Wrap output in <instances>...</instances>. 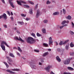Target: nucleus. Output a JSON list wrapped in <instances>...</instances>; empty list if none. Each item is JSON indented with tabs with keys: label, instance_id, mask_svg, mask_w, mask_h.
<instances>
[{
	"label": "nucleus",
	"instance_id": "obj_1",
	"mask_svg": "<svg viewBox=\"0 0 74 74\" xmlns=\"http://www.w3.org/2000/svg\"><path fill=\"white\" fill-rule=\"evenodd\" d=\"M27 42L30 44H33L36 42L35 39L32 37H29L27 39Z\"/></svg>",
	"mask_w": 74,
	"mask_h": 74
},
{
	"label": "nucleus",
	"instance_id": "obj_2",
	"mask_svg": "<svg viewBox=\"0 0 74 74\" xmlns=\"http://www.w3.org/2000/svg\"><path fill=\"white\" fill-rule=\"evenodd\" d=\"M72 59V58H70L69 59H67V60H65L63 61V63L64 64H69L70 63V60H71Z\"/></svg>",
	"mask_w": 74,
	"mask_h": 74
},
{
	"label": "nucleus",
	"instance_id": "obj_3",
	"mask_svg": "<svg viewBox=\"0 0 74 74\" xmlns=\"http://www.w3.org/2000/svg\"><path fill=\"white\" fill-rule=\"evenodd\" d=\"M16 2L17 3V4H19V5H22V4H21V3H23V4H26V2H25L24 1H23L21 0H20L19 1H17Z\"/></svg>",
	"mask_w": 74,
	"mask_h": 74
},
{
	"label": "nucleus",
	"instance_id": "obj_4",
	"mask_svg": "<svg viewBox=\"0 0 74 74\" xmlns=\"http://www.w3.org/2000/svg\"><path fill=\"white\" fill-rule=\"evenodd\" d=\"M15 40H19V41H21V42H24V40H22V38H21L20 36H19V39L18 37H17V36H16L15 38Z\"/></svg>",
	"mask_w": 74,
	"mask_h": 74
},
{
	"label": "nucleus",
	"instance_id": "obj_5",
	"mask_svg": "<svg viewBox=\"0 0 74 74\" xmlns=\"http://www.w3.org/2000/svg\"><path fill=\"white\" fill-rule=\"evenodd\" d=\"M52 67L50 65H49L47 67H46L45 68V69L46 70V71L48 72H49V70H50V68H51Z\"/></svg>",
	"mask_w": 74,
	"mask_h": 74
},
{
	"label": "nucleus",
	"instance_id": "obj_6",
	"mask_svg": "<svg viewBox=\"0 0 74 74\" xmlns=\"http://www.w3.org/2000/svg\"><path fill=\"white\" fill-rule=\"evenodd\" d=\"M29 64L32 69H34L36 68V66L34 65V63L32 62H30Z\"/></svg>",
	"mask_w": 74,
	"mask_h": 74
},
{
	"label": "nucleus",
	"instance_id": "obj_7",
	"mask_svg": "<svg viewBox=\"0 0 74 74\" xmlns=\"http://www.w3.org/2000/svg\"><path fill=\"white\" fill-rule=\"evenodd\" d=\"M3 44H5L6 47H9L10 46H8V45L7 44V43H6V42H5L4 41H3L1 42V45H4Z\"/></svg>",
	"mask_w": 74,
	"mask_h": 74
},
{
	"label": "nucleus",
	"instance_id": "obj_8",
	"mask_svg": "<svg viewBox=\"0 0 74 74\" xmlns=\"http://www.w3.org/2000/svg\"><path fill=\"white\" fill-rule=\"evenodd\" d=\"M40 10H38L37 12H36V18H38L39 16H40Z\"/></svg>",
	"mask_w": 74,
	"mask_h": 74
},
{
	"label": "nucleus",
	"instance_id": "obj_9",
	"mask_svg": "<svg viewBox=\"0 0 74 74\" xmlns=\"http://www.w3.org/2000/svg\"><path fill=\"white\" fill-rule=\"evenodd\" d=\"M2 16V18H4L5 20L7 19V15L5 14L4 13Z\"/></svg>",
	"mask_w": 74,
	"mask_h": 74
},
{
	"label": "nucleus",
	"instance_id": "obj_10",
	"mask_svg": "<svg viewBox=\"0 0 74 74\" xmlns=\"http://www.w3.org/2000/svg\"><path fill=\"white\" fill-rule=\"evenodd\" d=\"M9 4H10L12 8H15V6L14 5L13 3L11 2V1L9 0Z\"/></svg>",
	"mask_w": 74,
	"mask_h": 74
},
{
	"label": "nucleus",
	"instance_id": "obj_11",
	"mask_svg": "<svg viewBox=\"0 0 74 74\" xmlns=\"http://www.w3.org/2000/svg\"><path fill=\"white\" fill-rule=\"evenodd\" d=\"M52 43H53V41H52V40H49V44L50 47H52Z\"/></svg>",
	"mask_w": 74,
	"mask_h": 74
},
{
	"label": "nucleus",
	"instance_id": "obj_12",
	"mask_svg": "<svg viewBox=\"0 0 74 74\" xmlns=\"http://www.w3.org/2000/svg\"><path fill=\"white\" fill-rule=\"evenodd\" d=\"M31 36H33L34 38H36V35L35 34H34V33H31Z\"/></svg>",
	"mask_w": 74,
	"mask_h": 74
},
{
	"label": "nucleus",
	"instance_id": "obj_13",
	"mask_svg": "<svg viewBox=\"0 0 74 74\" xmlns=\"http://www.w3.org/2000/svg\"><path fill=\"white\" fill-rule=\"evenodd\" d=\"M56 59L58 62H60V61H61V60L60 59V58H59V57L58 56H57L56 57Z\"/></svg>",
	"mask_w": 74,
	"mask_h": 74
},
{
	"label": "nucleus",
	"instance_id": "obj_14",
	"mask_svg": "<svg viewBox=\"0 0 74 74\" xmlns=\"http://www.w3.org/2000/svg\"><path fill=\"white\" fill-rule=\"evenodd\" d=\"M1 47L2 48V49L3 50V51H5V46L4 45H1Z\"/></svg>",
	"mask_w": 74,
	"mask_h": 74
},
{
	"label": "nucleus",
	"instance_id": "obj_15",
	"mask_svg": "<svg viewBox=\"0 0 74 74\" xmlns=\"http://www.w3.org/2000/svg\"><path fill=\"white\" fill-rule=\"evenodd\" d=\"M70 46L71 48H73L74 47V44H73V42H71L70 44Z\"/></svg>",
	"mask_w": 74,
	"mask_h": 74
},
{
	"label": "nucleus",
	"instance_id": "obj_16",
	"mask_svg": "<svg viewBox=\"0 0 74 74\" xmlns=\"http://www.w3.org/2000/svg\"><path fill=\"white\" fill-rule=\"evenodd\" d=\"M69 45L68 44L66 45L65 48L66 50H68V49H69Z\"/></svg>",
	"mask_w": 74,
	"mask_h": 74
},
{
	"label": "nucleus",
	"instance_id": "obj_17",
	"mask_svg": "<svg viewBox=\"0 0 74 74\" xmlns=\"http://www.w3.org/2000/svg\"><path fill=\"white\" fill-rule=\"evenodd\" d=\"M10 56H11V57H12V58H15V56L13 54V53H10L9 55Z\"/></svg>",
	"mask_w": 74,
	"mask_h": 74
},
{
	"label": "nucleus",
	"instance_id": "obj_18",
	"mask_svg": "<svg viewBox=\"0 0 74 74\" xmlns=\"http://www.w3.org/2000/svg\"><path fill=\"white\" fill-rule=\"evenodd\" d=\"M66 18L67 19H69V20H70V19H71V17L69 15L68 16L66 17Z\"/></svg>",
	"mask_w": 74,
	"mask_h": 74
},
{
	"label": "nucleus",
	"instance_id": "obj_19",
	"mask_svg": "<svg viewBox=\"0 0 74 74\" xmlns=\"http://www.w3.org/2000/svg\"><path fill=\"white\" fill-rule=\"evenodd\" d=\"M3 63H4V64H5V66H6V67H7V68H8V67H9V66H8V64H7V63H6L5 62H4Z\"/></svg>",
	"mask_w": 74,
	"mask_h": 74
},
{
	"label": "nucleus",
	"instance_id": "obj_20",
	"mask_svg": "<svg viewBox=\"0 0 74 74\" xmlns=\"http://www.w3.org/2000/svg\"><path fill=\"white\" fill-rule=\"evenodd\" d=\"M67 69L68 70H71L72 71L73 70V68H72L71 67H67Z\"/></svg>",
	"mask_w": 74,
	"mask_h": 74
},
{
	"label": "nucleus",
	"instance_id": "obj_21",
	"mask_svg": "<svg viewBox=\"0 0 74 74\" xmlns=\"http://www.w3.org/2000/svg\"><path fill=\"white\" fill-rule=\"evenodd\" d=\"M42 32L43 33H46V30L45 29H42Z\"/></svg>",
	"mask_w": 74,
	"mask_h": 74
},
{
	"label": "nucleus",
	"instance_id": "obj_22",
	"mask_svg": "<svg viewBox=\"0 0 74 74\" xmlns=\"http://www.w3.org/2000/svg\"><path fill=\"white\" fill-rule=\"evenodd\" d=\"M59 14V13L57 12H55L53 13V15H58Z\"/></svg>",
	"mask_w": 74,
	"mask_h": 74
},
{
	"label": "nucleus",
	"instance_id": "obj_23",
	"mask_svg": "<svg viewBox=\"0 0 74 74\" xmlns=\"http://www.w3.org/2000/svg\"><path fill=\"white\" fill-rule=\"evenodd\" d=\"M6 71L7 72H9V73H12V74H14L15 73L12 72V71H11L10 70H6Z\"/></svg>",
	"mask_w": 74,
	"mask_h": 74
},
{
	"label": "nucleus",
	"instance_id": "obj_24",
	"mask_svg": "<svg viewBox=\"0 0 74 74\" xmlns=\"http://www.w3.org/2000/svg\"><path fill=\"white\" fill-rule=\"evenodd\" d=\"M43 45L44 46V47H48V44L47 43H44L43 44Z\"/></svg>",
	"mask_w": 74,
	"mask_h": 74
},
{
	"label": "nucleus",
	"instance_id": "obj_25",
	"mask_svg": "<svg viewBox=\"0 0 74 74\" xmlns=\"http://www.w3.org/2000/svg\"><path fill=\"white\" fill-rule=\"evenodd\" d=\"M11 70H12V71H19V69H11Z\"/></svg>",
	"mask_w": 74,
	"mask_h": 74
},
{
	"label": "nucleus",
	"instance_id": "obj_26",
	"mask_svg": "<svg viewBox=\"0 0 74 74\" xmlns=\"http://www.w3.org/2000/svg\"><path fill=\"white\" fill-rule=\"evenodd\" d=\"M69 40H67L64 41V42H63V44H66L68 42H69Z\"/></svg>",
	"mask_w": 74,
	"mask_h": 74
},
{
	"label": "nucleus",
	"instance_id": "obj_27",
	"mask_svg": "<svg viewBox=\"0 0 74 74\" xmlns=\"http://www.w3.org/2000/svg\"><path fill=\"white\" fill-rule=\"evenodd\" d=\"M17 23H20V24L21 25H23V23L22 21H21V22L18 21V22Z\"/></svg>",
	"mask_w": 74,
	"mask_h": 74
},
{
	"label": "nucleus",
	"instance_id": "obj_28",
	"mask_svg": "<svg viewBox=\"0 0 74 74\" xmlns=\"http://www.w3.org/2000/svg\"><path fill=\"white\" fill-rule=\"evenodd\" d=\"M18 50L19 52H22V50H21V48L19 47H18Z\"/></svg>",
	"mask_w": 74,
	"mask_h": 74
},
{
	"label": "nucleus",
	"instance_id": "obj_29",
	"mask_svg": "<svg viewBox=\"0 0 74 74\" xmlns=\"http://www.w3.org/2000/svg\"><path fill=\"white\" fill-rule=\"evenodd\" d=\"M36 35L38 37H41V34H40L38 33H37Z\"/></svg>",
	"mask_w": 74,
	"mask_h": 74
},
{
	"label": "nucleus",
	"instance_id": "obj_30",
	"mask_svg": "<svg viewBox=\"0 0 74 74\" xmlns=\"http://www.w3.org/2000/svg\"><path fill=\"white\" fill-rule=\"evenodd\" d=\"M69 33L71 34V35H73L74 34V32H73L71 31H70Z\"/></svg>",
	"mask_w": 74,
	"mask_h": 74
},
{
	"label": "nucleus",
	"instance_id": "obj_31",
	"mask_svg": "<svg viewBox=\"0 0 74 74\" xmlns=\"http://www.w3.org/2000/svg\"><path fill=\"white\" fill-rule=\"evenodd\" d=\"M29 12L30 14H33V11H32V9H30L29 10Z\"/></svg>",
	"mask_w": 74,
	"mask_h": 74
},
{
	"label": "nucleus",
	"instance_id": "obj_32",
	"mask_svg": "<svg viewBox=\"0 0 74 74\" xmlns=\"http://www.w3.org/2000/svg\"><path fill=\"white\" fill-rule=\"evenodd\" d=\"M48 21L47 20H45L43 21V22L44 23H48Z\"/></svg>",
	"mask_w": 74,
	"mask_h": 74
},
{
	"label": "nucleus",
	"instance_id": "obj_33",
	"mask_svg": "<svg viewBox=\"0 0 74 74\" xmlns=\"http://www.w3.org/2000/svg\"><path fill=\"white\" fill-rule=\"evenodd\" d=\"M28 2H29V3H30L31 4H32V5H33V4H34V3L32 2V1H28Z\"/></svg>",
	"mask_w": 74,
	"mask_h": 74
},
{
	"label": "nucleus",
	"instance_id": "obj_34",
	"mask_svg": "<svg viewBox=\"0 0 74 74\" xmlns=\"http://www.w3.org/2000/svg\"><path fill=\"white\" fill-rule=\"evenodd\" d=\"M48 54V53L46 52L44 53V54L43 55V56H45L46 55H47Z\"/></svg>",
	"mask_w": 74,
	"mask_h": 74
},
{
	"label": "nucleus",
	"instance_id": "obj_35",
	"mask_svg": "<svg viewBox=\"0 0 74 74\" xmlns=\"http://www.w3.org/2000/svg\"><path fill=\"white\" fill-rule=\"evenodd\" d=\"M24 8H29L30 7L28 5H24Z\"/></svg>",
	"mask_w": 74,
	"mask_h": 74
},
{
	"label": "nucleus",
	"instance_id": "obj_36",
	"mask_svg": "<svg viewBox=\"0 0 74 74\" xmlns=\"http://www.w3.org/2000/svg\"><path fill=\"white\" fill-rule=\"evenodd\" d=\"M46 4H51V2L49 1H47L46 2Z\"/></svg>",
	"mask_w": 74,
	"mask_h": 74
},
{
	"label": "nucleus",
	"instance_id": "obj_37",
	"mask_svg": "<svg viewBox=\"0 0 74 74\" xmlns=\"http://www.w3.org/2000/svg\"><path fill=\"white\" fill-rule=\"evenodd\" d=\"M63 43L62 41H61L59 44L60 45H63Z\"/></svg>",
	"mask_w": 74,
	"mask_h": 74
},
{
	"label": "nucleus",
	"instance_id": "obj_38",
	"mask_svg": "<svg viewBox=\"0 0 74 74\" xmlns=\"http://www.w3.org/2000/svg\"><path fill=\"white\" fill-rule=\"evenodd\" d=\"M66 21H63L62 22V25H64V24H65V23H66Z\"/></svg>",
	"mask_w": 74,
	"mask_h": 74
},
{
	"label": "nucleus",
	"instance_id": "obj_39",
	"mask_svg": "<svg viewBox=\"0 0 74 74\" xmlns=\"http://www.w3.org/2000/svg\"><path fill=\"white\" fill-rule=\"evenodd\" d=\"M72 23V28H74V23H73V22H71Z\"/></svg>",
	"mask_w": 74,
	"mask_h": 74
},
{
	"label": "nucleus",
	"instance_id": "obj_40",
	"mask_svg": "<svg viewBox=\"0 0 74 74\" xmlns=\"http://www.w3.org/2000/svg\"><path fill=\"white\" fill-rule=\"evenodd\" d=\"M21 16H23V17H25V16H26V15L24 14H21Z\"/></svg>",
	"mask_w": 74,
	"mask_h": 74
},
{
	"label": "nucleus",
	"instance_id": "obj_41",
	"mask_svg": "<svg viewBox=\"0 0 74 74\" xmlns=\"http://www.w3.org/2000/svg\"><path fill=\"white\" fill-rule=\"evenodd\" d=\"M70 55H71L72 56H73V55H74V52H71L70 53Z\"/></svg>",
	"mask_w": 74,
	"mask_h": 74
},
{
	"label": "nucleus",
	"instance_id": "obj_42",
	"mask_svg": "<svg viewBox=\"0 0 74 74\" xmlns=\"http://www.w3.org/2000/svg\"><path fill=\"white\" fill-rule=\"evenodd\" d=\"M63 11L64 14H66V10H64V9H63Z\"/></svg>",
	"mask_w": 74,
	"mask_h": 74
},
{
	"label": "nucleus",
	"instance_id": "obj_43",
	"mask_svg": "<svg viewBox=\"0 0 74 74\" xmlns=\"http://www.w3.org/2000/svg\"><path fill=\"white\" fill-rule=\"evenodd\" d=\"M7 12L9 15V16H10V15H11V14H10V12L9 11H7Z\"/></svg>",
	"mask_w": 74,
	"mask_h": 74
},
{
	"label": "nucleus",
	"instance_id": "obj_44",
	"mask_svg": "<svg viewBox=\"0 0 74 74\" xmlns=\"http://www.w3.org/2000/svg\"><path fill=\"white\" fill-rule=\"evenodd\" d=\"M37 7H38V4L36 5V7H35V10L37 9Z\"/></svg>",
	"mask_w": 74,
	"mask_h": 74
},
{
	"label": "nucleus",
	"instance_id": "obj_45",
	"mask_svg": "<svg viewBox=\"0 0 74 74\" xmlns=\"http://www.w3.org/2000/svg\"><path fill=\"white\" fill-rule=\"evenodd\" d=\"M64 27V26H61L60 27V29H63V27Z\"/></svg>",
	"mask_w": 74,
	"mask_h": 74
},
{
	"label": "nucleus",
	"instance_id": "obj_46",
	"mask_svg": "<svg viewBox=\"0 0 74 74\" xmlns=\"http://www.w3.org/2000/svg\"><path fill=\"white\" fill-rule=\"evenodd\" d=\"M17 55H18L19 56H21V54L17 52Z\"/></svg>",
	"mask_w": 74,
	"mask_h": 74
},
{
	"label": "nucleus",
	"instance_id": "obj_47",
	"mask_svg": "<svg viewBox=\"0 0 74 74\" xmlns=\"http://www.w3.org/2000/svg\"><path fill=\"white\" fill-rule=\"evenodd\" d=\"M57 51H58V52H60V49L58 48L57 49Z\"/></svg>",
	"mask_w": 74,
	"mask_h": 74
},
{
	"label": "nucleus",
	"instance_id": "obj_48",
	"mask_svg": "<svg viewBox=\"0 0 74 74\" xmlns=\"http://www.w3.org/2000/svg\"><path fill=\"white\" fill-rule=\"evenodd\" d=\"M64 74H71L70 73H65V72H64Z\"/></svg>",
	"mask_w": 74,
	"mask_h": 74
},
{
	"label": "nucleus",
	"instance_id": "obj_49",
	"mask_svg": "<svg viewBox=\"0 0 74 74\" xmlns=\"http://www.w3.org/2000/svg\"><path fill=\"white\" fill-rule=\"evenodd\" d=\"M49 41H52V37H50L49 38Z\"/></svg>",
	"mask_w": 74,
	"mask_h": 74
},
{
	"label": "nucleus",
	"instance_id": "obj_50",
	"mask_svg": "<svg viewBox=\"0 0 74 74\" xmlns=\"http://www.w3.org/2000/svg\"><path fill=\"white\" fill-rule=\"evenodd\" d=\"M4 26L5 28H7V26L6 25H4Z\"/></svg>",
	"mask_w": 74,
	"mask_h": 74
},
{
	"label": "nucleus",
	"instance_id": "obj_51",
	"mask_svg": "<svg viewBox=\"0 0 74 74\" xmlns=\"http://www.w3.org/2000/svg\"><path fill=\"white\" fill-rule=\"evenodd\" d=\"M34 51H35V52H39V50H34Z\"/></svg>",
	"mask_w": 74,
	"mask_h": 74
},
{
	"label": "nucleus",
	"instance_id": "obj_52",
	"mask_svg": "<svg viewBox=\"0 0 74 74\" xmlns=\"http://www.w3.org/2000/svg\"><path fill=\"white\" fill-rule=\"evenodd\" d=\"M2 1V3H3L4 4H5V1H4V0H1Z\"/></svg>",
	"mask_w": 74,
	"mask_h": 74
},
{
	"label": "nucleus",
	"instance_id": "obj_53",
	"mask_svg": "<svg viewBox=\"0 0 74 74\" xmlns=\"http://www.w3.org/2000/svg\"><path fill=\"white\" fill-rule=\"evenodd\" d=\"M66 23H69V21H66Z\"/></svg>",
	"mask_w": 74,
	"mask_h": 74
},
{
	"label": "nucleus",
	"instance_id": "obj_54",
	"mask_svg": "<svg viewBox=\"0 0 74 74\" xmlns=\"http://www.w3.org/2000/svg\"><path fill=\"white\" fill-rule=\"evenodd\" d=\"M29 18H26V21H29Z\"/></svg>",
	"mask_w": 74,
	"mask_h": 74
},
{
	"label": "nucleus",
	"instance_id": "obj_55",
	"mask_svg": "<svg viewBox=\"0 0 74 74\" xmlns=\"http://www.w3.org/2000/svg\"><path fill=\"white\" fill-rule=\"evenodd\" d=\"M17 29V28H16V27H15L14 28V30H16V29Z\"/></svg>",
	"mask_w": 74,
	"mask_h": 74
},
{
	"label": "nucleus",
	"instance_id": "obj_56",
	"mask_svg": "<svg viewBox=\"0 0 74 74\" xmlns=\"http://www.w3.org/2000/svg\"><path fill=\"white\" fill-rule=\"evenodd\" d=\"M6 59H8V60H9V57H8V56H6Z\"/></svg>",
	"mask_w": 74,
	"mask_h": 74
},
{
	"label": "nucleus",
	"instance_id": "obj_57",
	"mask_svg": "<svg viewBox=\"0 0 74 74\" xmlns=\"http://www.w3.org/2000/svg\"><path fill=\"white\" fill-rule=\"evenodd\" d=\"M2 18H3V16L2 15L0 16V19H1Z\"/></svg>",
	"mask_w": 74,
	"mask_h": 74
},
{
	"label": "nucleus",
	"instance_id": "obj_58",
	"mask_svg": "<svg viewBox=\"0 0 74 74\" xmlns=\"http://www.w3.org/2000/svg\"><path fill=\"white\" fill-rule=\"evenodd\" d=\"M13 48V49H17V48H16V47H14Z\"/></svg>",
	"mask_w": 74,
	"mask_h": 74
},
{
	"label": "nucleus",
	"instance_id": "obj_59",
	"mask_svg": "<svg viewBox=\"0 0 74 74\" xmlns=\"http://www.w3.org/2000/svg\"><path fill=\"white\" fill-rule=\"evenodd\" d=\"M39 65H42V63H41V62H39Z\"/></svg>",
	"mask_w": 74,
	"mask_h": 74
},
{
	"label": "nucleus",
	"instance_id": "obj_60",
	"mask_svg": "<svg viewBox=\"0 0 74 74\" xmlns=\"http://www.w3.org/2000/svg\"><path fill=\"white\" fill-rule=\"evenodd\" d=\"M56 45H58V43L57 42H56Z\"/></svg>",
	"mask_w": 74,
	"mask_h": 74
},
{
	"label": "nucleus",
	"instance_id": "obj_61",
	"mask_svg": "<svg viewBox=\"0 0 74 74\" xmlns=\"http://www.w3.org/2000/svg\"><path fill=\"white\" fill-rule=\"evenodd\" d=\"M48 50L49 51V52H50V51H51V49H49Z\"/></svg>",
	"mask_w": 74,
	"mask_h": 74
},
{
	"label": "nucleus",
	"instance_id": "obj_62",
	"mask_svg": "<svg viewBox=\"0 0 74 74\" xmlns=\"http://www.w3.org/2000/svg\"><path fill=\"white\" fill-rule=\"evenodd\" d=\"M11 19L13 21V17H11Z\"/></svg>",
	"mask_w": 74,
	"mask_h": 74
},
{
	"label": "nucleus",
	"instance_id": "obj_63",
	"mask_svg": "<svg viewBox=\"0 0 74 74\" xmlns=\"http://www.w3.org/2000/svg\"><path fill=\"white\" fill-rule=\"evenodd\" d=\"M10 62H12V60H9Z\"/></svg>",
	"mask_w": 74,
	"mask_h": 74
},
{
	"label": "nucleus",
	"instance_id": "obj_64",
	"mask_svg": "<svg viewBox=\"0 0 74 74\" xmlns=\"http://www.w3.org/2000/svg\"><path fill=\"white\" fill-rule=\"evenodd\" d=\"M11 15H13V13H12V12H11Z\"/></svg>",
	"mask_w": 74,
	"mask_h": 74
}]
</instances>
